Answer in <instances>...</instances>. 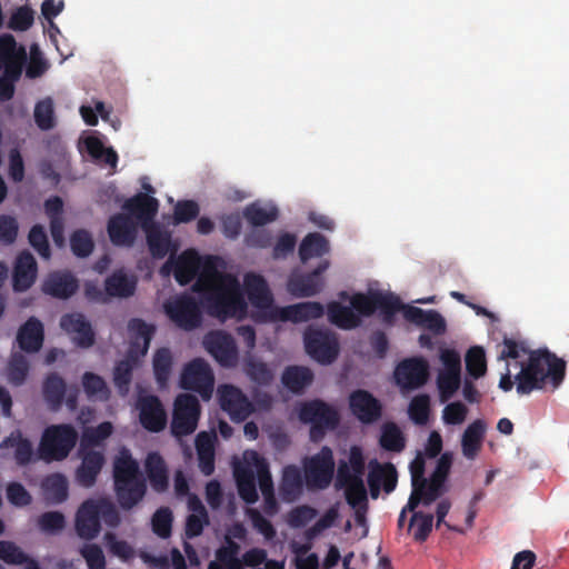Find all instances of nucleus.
I'll list each match as a JSON object with an SVG mask.
<instances>
[{
  "label": "nucleus",
  "instance_id": "1",
  "mask_svg": "<svg viewBox=\"0 0 569 569\" xmlns=\"http://www.w3.org/2000/svg\"><path fill=\"white\" fill-rule=\"evenodd\" d=\"M216 257H208L202 264L192 290L203 297V306L209 315L227 319L242 316L247 302L240 289L238 279L217 269Z\"/></svg>",
  "mask_w": 569,
  "mask_h": 569
},
{
  "label": "nucleus",
  "instance_id": "2",
  "mask_svg": "<svg viewBox=\"0 0 569 569\" xmlns=\"http://www.w3.org/2000/svg\"><path fill=\"white\" fill-rule=\"evenodd\" d=\"M528 362L522 366L516 376L517 392L529 395L533 390L545 388L549 379L553 389H557L566 376V362L548 349L531 350L528 352Z\"/></svg>",
  "mask_w": 569,
  "mask_h": 569
},
{
  "label": "nucleus",
  "instance_id": "3",
  "mask_svg": "<svg viewBox=\"0 0 569 569\" xmlns=\"http://www.w3.org/2000/svg\"><path fill=\"white\" fill-rule=\"evenodd\" d=\"M452 466V456L445 452L437 461L436 468L430 478H425L412 486V492L409 498L407 508H405L399 518L398 527L402 528L406 521V512L415 510L420 503L425 506L431 505L443 493L447 492V479Z\"/></svg>",
  "mask_w": 569,
  "mask_h": 569
},
{
  "label": "nucleus",
  "instance_id": "4",
  "mask_svg": "<svg viewBox=\"0 0 569 569\" xmlns=\"http://www.w3.org/2000/svg\"><path fill=\"white\" fill-rule=\"evenodd\" d=\"M365 457L359 446H352L349 462L340 461L337 470V483L345 488L346 500L352 508H367V490L362 480Z\"/></svg>",
  "mask_w": 569,
  "mask_h": 569
},
{
  "label": "nucleus",
  "instance_id": "5",
  "mask_svg": "<svg viewBox=\"0 0 569 569\" xmlns=\"http://www.w3.org/2000/svg\"><path fill=\"white\" fill-rule=\"evenodd\" d=\"M298 417L302 423L310 425L309 437L312 442H320L328 431L337 429L340 423L337 409L320 399L302 402Z\"/></svg>",
  "mask_w": 569,
  "mask_h": 569
},
{
  "label": "nucleus",
  "instance_id": "6",
  "mask_svg": "<svg viewBox=\"0 0 569 569\" xmlns=\"http://www.w3.org/2000/svg\"><path fill=\"white\" fill-rule=\"evenodd\" d=\"M78 441V432L73 426L68 423L52 425L44 429L39 453L44 461L64 460Z\"/></svg>",
  "mask_w": 569,
  "mask_h": 569
},
{
  "label": "nucleus",
  "instance_id": "7",
  "mask_svg": "<svg viewBox=\"0 0 569 569\" xmlns=\"http://www.w3.org/2000/svg\"><path fill=\"white\" fill-rule=\"evenodd\" d=\"M306 352L321 365H330L339 356V341L329 329L308 327L303 332Z\"/></svg>",
  "mask_w": 569,
  "mask_h": 569
},
{
  "label": "nucleus",
  "instance_id": "8",
  "mask_svg": "<svg viewBox=\"0 0 569 569\" xmlns=\"http://www.w3.org/2000/svg\"><path fill=\"white\" fill-rule=\"evenodd\" d=\"M201 407L198 398L190 393H181L174 400L171 432L181 438L194 432L198 427Z\"/></svg>",
  "mask_w": 569,
  "mask_h": 569
},
{
  "label": "nucleus",
  "instance_id": "9",
  "mask_svg": "<svg viewBox=\"0 0 569 569\" xmlns=\"http://www.w3.org/2000/svg\"><path fill=\"white\" fill-rule=\"evenodd\" d=\"M169 319L180 329L191 331L202 323L201 305L190 295H180L164 303Z\"/></svg>",
  "mask_w": 569,
  "mask_h": 569
},
{
  "label": "nucleus",
  "instance_id": "10",
  "mask_svg": "<svg viewBox=\"0 0 569 569\" xmlns=\"http://www.w3.org/2000/svg\"><path fill=\"white\" fill-rule=\"evenodd\" d=\"M181 388L198 392L203 399H209L213 391L214 376L209 363L202 358L188 362L180 377Z\"/></svg>",
  "mask_w": 569,
  "mask_h": 569
},
{
  "label": "nucleus",
  "instance_id": "11",
  "mask_svg": "<svg viewBox=\"0 0 569 569\" xmlns=\"http://www.w3.org/2000/svg\"><path fill=\"white\" fill-rule=\"evenodd\" d=\"M333 471V453L328 446H323L318 453L305 462V479L310 488H327L332 480Z\"/></svg>",
  "mask_w": 569,
  "mask_h": 569
},
{
  "label": "nucleus",
  "instance_id": "12",
  "mask_svg": "<svg viewBox=\"0 0 569 569\" xmlns=\"http://www.w3.org/2000/svg\"><path fill=\"white\" fill-rule=\"evenodd\" d=\"M206 350L223 368H234L239 361V352L233 337L224 331H210L204 336Z\"/></svg>",
  "mask_w": 569,
  "mask_h": 569
},
{
  "label": "nucleus",
  "instance_id": "13",
  "mask_svg": "<svg viewBox=\"0 0 569 569\" xmlns=\"http://www.w3.org/2000/svg\"><path fill=\"white\" fill-rule=\"evenodd\" d=\"M399 311L403 312L407 321L428 329L435 335H442L446 331V320L438 311L403 305L400 297L393 293V315Z\"/></svg>",
  "mask_w": 569,
  "mask_h": 569
},
{
  "label": "nucleus",
  "instance_id": "14",
  "mask_svg": "<svg viewBox=\"0 0 569 569\" xmlns=\"http://www.w3.org/2000/svg\"><path fill=\"white\" fill-rule=\"evenodd\" d=\"M329 261H321L315 270L308 273H291L288 282V291L297 298L312 297L323 287L322 273L329 268Z\"/></svg>",
  "mask_w": 569,
  "mask_h": 569
},
{
  "label": "nucleus",
  "instance_id": "15",
  "mask_svg": "<svg viewBox=\"0 0 569 569\" xmlns=\"http://www.w3.org/2000/svg\"><path fill=\"white\" fill-rule=\"evenodd\" d=\"M218 397L221 409L230 416L232 421H244L253 410L248 397L232 385L220 386Z\"/></svg>",
  "mask_w": 569,
  "mask_h": 569
},
{
  "label": "nucleus",
  "instance_id": "16",
  "mask_svg": "<svg viewBox=\"0 0 569 569\" xmlns=\"http://www.w3.org/2000/svg\"><path fill=\"white\" fill-rule=\"evenodd\" d=\"M350 305L359 317H370L377 310L383 315L385 322H391V293L369 291L368 293H355Z\"/></svg>",
  "mask_w": 569,
  "mask_h": 569
},
{
  "label": "nucleus",
  "instance_id": "17",
  "mask_svg": "<svg viewBox=\"0 0 569 569\" xmlns=\"http://www.w3.org/2000/svg\"><path fill=\"white\" fill-rule=\"evenodd\" d=\"M429 378V363L423 358H411L400 362L393 370V380L408 389L422 387Z\"/></svg>",
  "mask_w": 569,
  "mask_h": 569
},
{
  "label": "nucleus",
  "instance_id": "18",
  "mask_svg": "<svg viewBox=\"0 0 569 569\" xmlns=\"http://www.w3.org/2000/svg\"><path fill=\"white\" fill-rule=\"evenodd\" d=\"M26 61L24 47L18 46L14 37L10 33L0 36V64L4 73L13 79H20Z\"/></svg>",
  "mask_w": 569,
  "mask_h": 569
},
{
  "label": "nucleus",
  "instance_id": "19",
  "mask_svg": "<svg viewBox=\"0 0 569 569\" xmlns=\"http://www.w3.org/2000/svg\"><path fill=\"white\" fill-rule=\"evenodd\" d=\"M61 329L68 333L72 341L80 348L93 346L96 335L91 323L81 312L66 313L60 318Z\"/></svg>",
  "mask_w": 569,
  "mask_h": 569
},
{
  "label": "nucleus",
  "instance_id": "20",
  "mask_svg": "<svg viewBox=\"0 0 569 569\" xmlns=\"http://www.w3.org/2000/svg\"><path fill=\"white\" fill-rule=\"evenodd\" d=\"M139 420L141 426L150 432H159L167 425L166 410L157 396L148 395L138 399Z\"/></svg>",
  "mask_w": 569,
  "mask_h": 569
},
{
  "label": "nucleus",
  "instance_id": "21",
  "mask_svg": "<svg viewBox=\"0 0 569 569\" xmlns=\"http://www.w3.org/2000/svg\"><path fill=\"white\" fill-rule=\"evenodd\" d=\"M325 313L323 306L317 301H307L286 307H277L271 317L277 321H291L293 323L318 319Z\"/></svg>",
  "mask_w": 569,
  "mask_h": 569
},
{
  "label": "nucleus",
  "instance_id": "22",
  "mask_svg": "<svg viewBox=\"0 0 569 569\" xmlns=\"http://www.w3.org/2000/svg\"><path fill=\"white\" fill-rule=\"evenodd\" d=\"M122 208L130 216L134 217L137 222L143 229L154 222V218L159 210V201L148 193L139 192L127 199Z\"/></svg>",
  "mask_w": 569,
  "mask_h": 569
},
{
  "label": "nucleus",
  "instance_id": "23",
  "mask_svg": "<svg viewBox=\"0 0 569 569\" xmlns=\"http://www.w3.org/2000/svg\"><path fill=\"white\" fill-rule=\"evenodd\" d=\"M352 415L363 423L377 421L381 416V405L369 391L358 389L349 396Z\"/></svg>",
  "mask_w": 569,
  "mask_h": 569
},
{
  "label": "nucleus",
  "instance_id": "24",
  "mask_svg": "<svg viewBox=\"0 0 569 569\" xmlns=\"http://www.w3.org/2000/svg\"><path fill=\"white\" fill-rule=\"evenodd\" d=\"M107 230L114 246L131 247L137 238L138 222L128 214L116 213L110 217Z\"/></svg>",
  "mask_w": 569,
  "mask_h": 569
},
{
  "label": "nucleus",
  "instance_id": "25",
  "mask_svg": "<svg viewBox=\"0 0 569 569\" xmlns=\"http://www.w3.org/2000/svg\"><path fill=\"white\" fill-rule=\"evenodd\" d=\"M38 266L34 257L29 251L18 254L13 272L12 289L16 292H24L32 287L37 279Z\"/></svg>",
  "mask_w": 569,
  "mask_h": 569
},
{
  "label": "nucleus",
  "instance_id": "26",
  "mask_svg": "<svg viewBox=\"0 0 569 569\" xmlns=\"http://www.w3.org/2000/svg\"><path fill=\"white\" fill-rule=\"evenodd\" d=\"M74 527L78 536L82 539L91 540L99 535L101 525L96 500L89 499L82 502L76 513Z\"/></svg>",
  "mask_w": 569,
  "mask_h": 569
},
{
  "label": "nucleus",
  "instance_id": "27",
  "mask_svg": "<svg viewBox=\"0 0 569 569\" xmlns=\"http://www.w3.org/2000/svg\"><path fill=\"white\" fill-rule=\"evenodd\" d=\"M81 463L77 468L76 479L77 482L84 488L92 487L104 465V456L100 451L82 450L80 446Z\"/></svg>",
  "mask_w": 569,
  "mask_h": 569
},
{
  "label": "nucleus",
  "instance_id": "28",
  "mask_svg": "<svg viewBox=\"0 0 569 569\" xmlns=\"http://www.w3.org/2000/svg\"><path fill=\"white\" fill-rule=\"evenodd\" d=\"M79 289L78 279L70 271H53L42 283V291L57 299H69Z\"/></svg>",
  "mask_w": 569,
  "mask_h": 569
},
{
  "label": "nucleus",
  "instance_id": "29",
  "mask_svg": "<svg viewBox=\"0 0 569 569\" xmlns=\"http://www.w3.org/2000/svg\"><path fill=\"white\" fill-rule=\"evenodd\" d=\"M146 233V240L150 254L154 259H162L169 252L172 254L177 248L172 244L171 232L158 222H153L142 229Z\"/></svg>",
  "mask_w": 569,
  "mask_h": 569
},
{
  "label": "nucleus",
  "instance_id": "30",
  "mask_svg": "<svg viewBox=\"0 0 569 569\" xmlns=\"http://www.w3.org/2000/svg\"><path fill=\"white\" fill-rule=\"evenodd\" d=\"M117 501L121 509L130 510L146 496L147 483L143 476L127 479L126 482H113Z\"/></svg>",
  "mask_w": 569,
  "mask_h": 569
},
{
  "label": "nucleus",
  "instance_id": "31",
  "mask_svg": "<svg viewBox=\"0 0 569 569\" xmlns=\"http://www.w3.org/2000/svg\"><path fill=\"white\" fill-rule=\"evenodd\" d=\"M144 470L151 489L157 493L166 492L169 488V470L163 457L149 452L144 461Z\"/></svg>",
  "mask_w": 569,
  "mask_h": 569
},
{
  "label": "nucleus",
  "instance_id": "32",
  "mask_svg": "<svg viewBox=\"0 0 569 569\" xmlns=\"http://www.w3.org/2000/svg\"><path fill=\"white\" fill-rule=\"evenodd\" d=\"M241 547L232 537H223V543L216 549L214 560L208 563L207 569H244L240 565Z\"/></svg>",
  "mask_w": 569,
  "mask_h": 569
},
{
  "label": "nucleus",
  "instance_id": "33",
  "mask_svg": "<svg viewBox=\"0 0 569 569\" xmlns=\"http://www.w3.org/2000/svg\"><path fill=\"white\" fill-rule=\"evenodd\" d=\"M128 331L130 335L129 356L131 357L133 353L144 356L154 335V327L142 319L133 318L128 322Z\"/></svg>",
  "mask_w": 569,
  "mask_h": 569
},
{
  "label": "nucleus",
  "instance_id": "34",
  "mask_svg": "<svg viewBox=\"0 0 569 569\" xmlns=\"http://www.w3.org/2000/svg\"><path fill=\"white\" fill-rule=\"evenodd\" d=\"M244 290L250 303L259 309L269 308L273 298L266 279L257 273H247L244 276Z\"/></svg>",
  "mask_w": 569,
  "mask_h": 569
},
{
  "label": "nucleus",
  "instance_id": "35",
  "mask_svg": "<svg viewBox=\"0 0 569 569\" xmlns=\"http://www.w3.org/2000/svg\"><path fill=\"white\" fill-rule=\"evenodd\" d=\"M170 262H173L174 266V279L182 286L190 283L196 278L201 266L199 254L192 249L183 251L174 261L171 256L167 264Z\"/></svg>",
  "mask_w": 569,
  "mask_h": 569
},
{
  "label": "nucleus",
  "instance_id": "36",
  "mask_svg": "<svg viewBox=\"0 0 569 569\" xmlns=\"http://www.w3.org/2000/svg\"><path fill=\"white\" fill-rule=\"evenodd\" d=\"M19 348L28 353L38 352L43 343V326L40 320L30 317L18 330Z\"/></svg>",
  "mask_w": 569,
  "mask_h": 569
},
{
  "label": "nucleus",
  "instance_id": "37",
  "mask_svg": "<svg viewBox=\"0 0 569 569\" xmlns=\"http://www.w3.org/2000/svg\"><path fill=\"white\" fill-rule=\"evenodd\" d=\"M13 449V458L17 465L27 466L32 461L33 447L28 438H24L20 431L11 432L0 442L2 457H7L6 450Z\"/></svg>",
  "mask_w": 569,
  "mask_h": 569
},
{
  "label": "nucleus",
  "instance_id": "38",
  "mask_svg": "<svg viewBox=\"0 0 569 569\" xmlns=\"http://www.w3.org/2000/svg\"><path fill=\"white\" fill-rule=\"evenodd\" d=\"M67 383L57 372H50L42 381V396L46 405L52 411H58L64 401Z\"/></svg>",
  "mask_w": 569,
  "mask_h": 569
},
{
  "label": "nucleus",
  "instance_id": "39",
  "mask_svg": "<svg viewBox=\"0 0 569 569\" xmlns=\"http://www.w3.org/2000/svg\"><path fill=\"white\" fill-rule=\"evenodd\" d=\"M368 486L372 498H377L381 487L386 493L391 492V462L381 465L377 459L369 461Z\"/></svg>",
  "mask_w": 569,
  "mask_h": 569
},
{
  "label": "nucleus",
  "instance_id": "40",
  "mask_svg": "<svg viewBox=\"0 0 569 569\" xmlns=\"http://www.w3.org/2000/svg\"><path fill=\"white\" fill-rule=\"evenodd\" d=\"M312 381L313 372L303 366H289L281 376L282 385L292 393H301Z\"/></svg>",
  "mask_w": 569,
  "mask_h": 569
},
{
  "label": "nucleus",
  "instance_id": "41",
  "mask_svg": "<svg viewBox=\"0 0 569 569\" xmlns=\"http://www.w3.org/2000/svg\"><path fill=\"white\" fill-rule=\"evenodd\" d=\"M486 433V423L481 419L471 422L462 433L461 449L462 453L468 459H473L481 448L482 440Z\"/></svg>",
  "mask_w": 569,
  "mask_h": 569
},
{
  "label": "nucleus",
  "instance_id": "42",
  "mask_svg": "<svg viewBox=\"0 0 569 569\" xmlns=\"http://www.w3.org/2000/svg\"><path fill=\"white\" fill-rule=\"evenodd\" d=\"M330 251L328 239L319 232L308 233L299 246V258L306 263L312 258H320Z\"/></svg>",
  "mask_w": 569,
  "mask_h": 569
},
{
  "label": "nucleus",
  "instance_id": "43",
  "mask_svg": "<svg viewBox=\"0 0 569 569\" xmlns=\"http://www.w3.org/2000/svg\"><path fill=\"white\" fill-rule=\"evenodd\" d=\"M41 489L46 501L58 505L68 498V480L62 473H51L41 482Z\"/></svg>",
  "mask_w": 569,
  "mask_h": 569
},
{
  "label": "nucleus",
  "instance_id": "44",
  "mask_svg": "<svg viewBox=\"0 0 569 569\" xmlns=\"http://www.w3.org/2000/svg\"><path fill=\"white\" fill-rule=\"evenodd\" d=\"M328 318L332 325L343 330L355 329L361 325V319L351 305L348 307L336 301L328 305Z\"/></svg>",
  "mask_w": 569,
  "mask_h": 569
},
{
  "label": "nucleus",
  "instance_id": "45",
  "mask_svg": "<svg viewBox=\"0 0 569 569\" xmlns=\"http://www.w3.org/2000/svg\"><path fill=\"white\" fill-rule=\"evenodd\" d=\"M140 476L142 475L140 472L139 463L133 459L128 449H122L113 461V482L123 483L127 479Z\"/></svg>",
  "mask_w": 569,
  "mask_h": 569
},
{
  "label": "nucleus",
  "instance_id": "46",
  "mask_svg": "<svg viewBox=\"0 0 569 569\" xmlns=\"http://www.w3.org/2000/svg\"><path fill=\"white\" fill-rule=\"evenodd\" d=\"M234 478L240 498L250 505L257 502L259 496L257 492L256 477L252 469L248 467L236 468Z\"/></svg>",
  "mask_w": 569,
  "mask_h": 569
},
{
  "label": "nucleus",
  "instance_id": "47",
  "mask_svg": "<svg viewBox=\"0 0 569 569\" xmlns=\"http://www.w3.org/2000/svg\"><path fill=\"white\" fill-rule=\"evenodd\" d=\"M106 292L111 297L128 298L134 293L136 280L130 279L123 271H114L106 279Z\"/></svg>",
  "mask_w": 569,
  "mask_h": 569
},
{
  "label": "nucleus",
  "instance_id": "48",
  "mask_svg": "<svg viewBox=\"0 0 569 569\" xmlns=\"http://www.w3.org/2000/svg\"><path fill=\"white\" fill-rule=\"evenodd\" d=\"M172 355L168 348L156 351L152 360L153 373L159 387H166L172 370Z\"/></svg>",
  "mask_w": 569,
  "mask_h": 569
},
{
  "label": "nucleus",
  "instance_id": "49",
  "mask_svg": "<svg viewBox=\"0 0 569 569\" xmlns=\"http://www.w3.org/2000/svg\"><path fill=\"white\" fill-rule=\"evenodd\" d=\"M134 366V360L127 358L118 361L113 368V385L122 397L129 393Z\"/></svg>",
  "mask_w": 569,
  "mask_h": 569
},
{
  "label": "nucleus",
  "instance_id": "50",
  "mask_svg": "<svg viewBox=\"0 0 569 569\" xmlns=\"http://www.w3.org/2000/svg\"><path fill=\"white\" fill-rule=\"evenodd\" d=\"M82 387L89 399L106 401L110 397V390L104 379L93 372L87 371L82 375Z\"/></svg>",
  "mask_w": 569,
  "mask_h": 569
},
{
  "label": "nucleus",
  "instance_id": "51",
  "mask_svg": "<svg viewBox=\"0 0 569 569\" xmlns=\"http://www.w3.org/2000/svg\"><path fill=\"white\" fill-rule=\"evenodd\" d=\"M411 517L408 525V532L416 541H426L432 529L433 516L431 513L410 511Z\"/></svg>",
  "mask_w": 569,
  "mask_h": 569
},
{
  "label": "nucleus",
  "instance_id": "52",
  "mask_svg": "<svg viewBox=\"0 0 569 569\" xmlns=\"http://www.w3.org/2000/svg\"><path fill=\"white\" fill-rule=\"evenodd\" d=\"M246 220L254 226L262 227L278 218V209L276 207L264 208L257 202L247 206L243 210Z\"/></svg>",
  "mask_w": 569,
  "mask_h": 569
},
{
  "label": "nucleus",
  "instance_id": "53",
  "mask_svg": "<svg viewBox=\"0 0 569 569\" xmlns=\"http://www.w3.org/2000/svg\"><path fill=\"white\" fill-rule=\"evenodd\" d=\"M461 371L440 370L437 377V386L441 401L449 400L459 389Z\"/></svg>",
  "mask_w": 569,
  "mask_h": 569
},
{
  "label": "nucleus",
  "instance_id": "54",
  "mask_svg": "<svg viewBox=\"0 0 569 569\" xmlns=\"http://www.w3.org/2000/svg\"><path fill=\"white\" fill-rule=\"evenodd\" d=\"M466 368L475 379H479L487 372L486 353L482 347L473 346L466 355Z\"/></svg>",
  "mask_w": 569,
  "mask_h": 569
},
{
  "label": "nucleus",
  "instance_id": "55",
  "mask_svg": "<svg viewBox=\"0 0 569 569\" xmlns=\"http://www.w3.org/2000/svg\"><path fill=\"white\" fill-rule=\"evenodd\" d=\"M29 362L21 353H13L8 363V379L14 386H21L28 376Z\"/></svg>",
  "mask_w": 569,
  "mask_h": 569
},
{
  "label": "nucleus",
  "instance_id": "56",
  "mask_svg": "<svg viewBox=\"0 0 569 569\" xmlns=\"http://www.w3.org/2000/svg\"><path fill=\"white\" fill-rule=\"evenodd\" d=\"M34 121L39 129L50 130L54 127V109L51 98L40 100L34 107Z\"/></svg>",
  "mask_w": 569,
  "mask_h": 569
},
{
  "label": "nucleus",
  "instance_id": "57",
  "mask_svg": "<svg viewBox=\"0 0 569 569\" xmlns=\"http://www.w3.org/2000/svg\"><path fill=\"white\" fill-rule=\"evenodd\" d=\"M0 559L9 565H26L29 566L30 561H37L30 558L22 551L16 543L11 541H0Z\"/></svg>",
  "mask_w": 569,
  "mask_h": 569
},
{
  "label": "nucleus",
  "instance_id": "58",
  "mask_svg": "<svg viewBox=\"0 0 569 569\" xmlns=\"http://www.w3.org/2000/svg\"><path fill=\"white\" fill-rule=\"evenodd\" d=\"M93 240L91 234L84 230H76L70 237V248L74 256L86 258L93 251Z\"/></svg>",
  "mask_w": 569,
  "mask_h": 569
},
{
  "label": "nucleus",
  "instance_id": "59",
  "mask_svg": "<svg viewBox=\"0 0 569 569\" xmlns=\"http://www.w3.org/2000/svg\"><path fill=\"white\" fill-rule=\"evenodd\" d=\"M409 417L417 425H426L430 413V398L428 395H418L409 405Z\"/></svg>",
  "mask_w": 569,
  "mask_h": 569
},
{
  "label": "nucleus",
  "instance_id": "60",
  "mask_svg": "<svg viewBox=\"0 0 569 569\" xmlns=\"http://www.w3.org/2000/svg\"><path fill=\"white\" fill-rule=\"evenodd\" d=\"M28 240L30 246L39 253L43 259H50L51 250L48 241V236L44 228L41 224H34L31 227Z\"/></svg>",
  "mask_w": 569,
  "mask_h": 569
},
{
  "label": "nucleus",
  "instance_id": "61",
  "mask_svg": "<svg viewBox=\"0 0 569 569\" xmlns=\"http://www.w3.org/2000/svg\"><path fill=\"white\" fill-rule=\"evenodd\" d=\"M152 530L160 538H168L171 535L172 512L169 508H159L151 519Z\"/></svg>",
  "mask_w": 569,
  "mask_h": 569
},
{
  "label": "nucleus",
  "instance_id": "62",
  "mask_svg": "<svg viewBox=\"0 0 569 569\" xmlns=\"http://www.w3.org/2000/svg\"><path fill=\"white\" fill-rule=\"evenodd\" d=\"M33 21V10L27 6H21L12 12L8 21V28L13 31H27L31 28Z\"/></svg>",
  "mask_w": 569,
  "mask_h": 569
},
{
  "label": "nucleus",
  "instance_id": "63",
  "mask_svg": "<svg viewBox=\"0 0 569 569\" xmlns=\"http://www.w3.org/2000/svg\"><path fill=\"white\" fill-rule=\"evenodd\" d=\"M112 430H113V427H112L111 422H109V421L101 422L100 425H98L94 428L86 429V431L83 432V436H82V440H81L82 450L87 446L99 445L101 441L106 440L107 438H109L111 436Z\"/></svg>",
  "mask_w": 569,
  "mask_h": 569
},
{
  "label": "nucleus",
  "instance_id": "64",
  "mask_svg": "<svg viewBox=\"0 0 569 569\" xmlns=\"http://www.w3.org/2000/svg\"><path fill=\"white\" fill-rule=\"evenodd\" d=\"M38 526L42 532L56 535L64 528L66 519L59 511H47L38 518Z\"/></svg>",
  "mask_w": 569,
  "mask_h": 569
}]
</instances>
